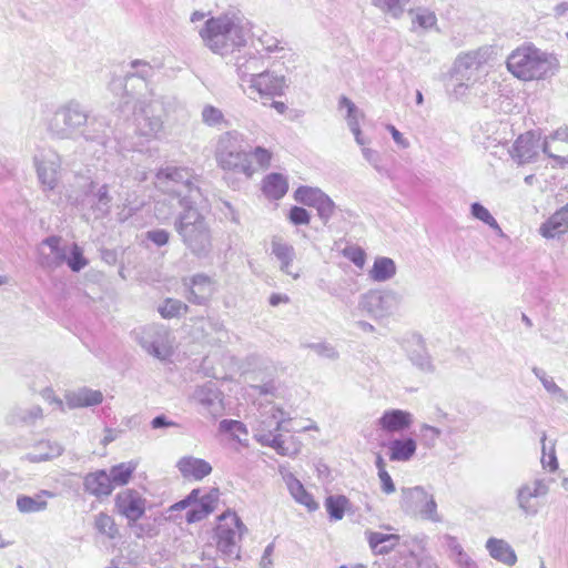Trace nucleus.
<instances>
[{"mask_svg": "<svg viewBox=\"0 0 568 568\" xmlns=\"http://www.w3.org/2000/svg\"><path fill=\"white\" fill-rule=\"evenodd\" d=\"M145 239L158 247H161L169 243L170 233L163 229L150 230L145 233Z\"/></svg>", "mask_w": 568, "mask_h": 568, "instance_id": "nucleus-59", "label": "nucleus"}, {"mask_svg": "<svg viewBox=\"0 0 568 568\" xmlns=\"http://www.w3.org/2000/svg\"><path fill=\"white\" fill-rule=\"evenodd\" d=\"M402 496L404 505L417 513L422 519L433 523L442 521L434 496L428 494L422 486L403 488Z\"/></svg>", "mask_w": 568, "mask_h": 568, "instance_id": "nucleus-13", "label": "nucleus"}, {"mask_svg": "<svg viewBox=\"0 0 568 568\" xmlns=\"http://www.w3.org/2000/svg\"><path fill=\"white\" fill-rule=\"evenodd\" d=\"M540 139L532 131L519 135L513 144L510 155L519 165L531 163L538 156Z\"/></svg>", "mask_w": 568, "mask_h": 568, "instance_id": "nucleus-19", "label": "nucleus"}, {"mask_svg": "<svg viewBox=\"0 0 568 568\" xmlns=\"http://www.w3.org/2000/svg\"><path fill=\"white\" fill-rule=\"evenodd\" d=\"M549 493V485L545 478H535L521 484L516 490V503L519 510L527 516H536L539 505L535 500L545 497Z\"/></svg>", "mask_w": 568, "mask_h": 568, "instance_id": "nucleus-15", "label": "nucleus"}, {"mask_svg": "<svg viewBox=\"0 0 568 568\" xmlns=\"http://www.w3.org/2000/svg\"><path fill=\"white\" fill-rule=\"evenodd\" d=\"M138 467V463L130 460L128 463H120L115 466H112L110 473L108 474L111 479L112 486H124L131 479L133 473Z\"/></svg>", "mask_w": 568, "mask_h": 568, "instance_id": "nucleus-41", "label": "nucleus"}, {"mask_svg": "<svg viewBox=\"0 0 568 568\" xmlns=\"http://www.w3.org/2000/svg\"><path fill=\"white\" fill-rule=\"evenodd\" d=\"M54 494L49 490H40L33 496L20 495L17 497V508L22 514L43 511L48 507V499Z\"/></svg>", "mask_w": 568, "mask_h": 568, "instance_id": "nucleus-33", "label": "nucleus"}, {"mask_svg": "<svg viewBox=\"0 0 568 568\" xmlns=\"http://www.w3.org/2000/svg\"><path fill=\"white\" fill-rule=\"evenodd\" d=\"M202 328L205 331V337L210 344L226 343L230 338L229 331L225 328L223 322L219 318H206L203 321Z\"/></svg>", "mask_w": 568, "mask_h": 568, "instance_id": "nucleus-39", "label": "nucleus"}, {"mask_svg": "<svg viewBox=\"0 0 568 568\" xmlns=\"http://www.w3.org/2000/svg\"><path fill=\"white\" fill-rule=\"evenodd\" d=\"M568 232V203L551 214L540 226L539 234L545 239H556Z\"/></svg>", "mask_w": 568, "mask_h": 568, "instance_id": "nucleus-27", "label": "nucleus"}, {"mask_svg": "<svg viewBox=\"0 0 568 568\" xmlns=\"http://www.w3.org/2000/svg\"><path fill=\"white\" fill-rule=\"evenodd\" d=\"M176 468L183 478L193 480H202L213 470L209 462L193 456L181 457L176 463Z\"/></svg>", "mask_w": 568, "mask_h": 568, "instance_id": "nucleus-26", "label": "nucleus"}, {"mask_svg": "<svg viewBox=\"0 0 568 568\" xmlns=\"http://www.w3.org/2000/svg\"><path fill=\"white\" fill-rule=\"evenodd\" d=\"M244 530L245 526L235 513L221 515L215 529L217 550L227 557L239 558V542Z\"/></svg>", "mask_w": 568, "mask_h": 568, "instance_id": "nucleus-10", "label": "nucleus"}, {"mask_svg": "<svg viewBox=\"0 0 568 568\" xmlns=\"http://www.w3.org/2000/svg\"><path fill=\"white\" fill-rule=\"evenodd\" d=\"M535 376L541 382L544 388L552 395L559 403H568V394L559 387L552 377L548 376L541 368H532Z\"/></svg>", "mask_w": 568, "mask_h": 568, "instance_id": "nucleus-42", "label": "nucleus"}, {"mask_svg": "<svg viewBox=\"0 0 568 568\" xmlns=\"http://www.w3.org/2000/svg\"><path fill=\"white\" fill-rule=\"evenodd\" d=\"M413 424V415L402 409H388L378 419L381 429L387 433H400Z\"/></svg>", "mask_w": 568, "mask_h": 568, "instance_id": "nucleus-28", "label": "nucleus"}, {"mask_svg": "<svg viewBox=\"0 0 568 568\" xmlns=\"http://www.w3.org/2000/svg\"><path fill=\"white\" fill-rule=\"evenodd\" d=\"M110 189V183L98 185L95 182H91L89 185L85 201L95 219H103L110 214L112 205Z\"/></svg>", "mask_w": 568, "mask_h": 568, "instance_id": "nucleus-21", "label": "nucleus"}, {"mask_svg": "<svg viewBox=\"0 0 568 568\" xmlns=\"http://www.w3.org/2000/svg\"><path fill=\"white\" fill-rule=\"evenodd\" d=\"M215 158L219 166L224 171L244 175L250 179L256 171L251 161V152L241 149L237 132H225L217 141Z\"/></svg>", "mask_w": 568, "mask_h": 568, "instance_id": "nucleus-7", "label": "nucleus"}, {"mask_svg": "<svg viewBox=\"0 0 568 568\" xmlns=\"http://www.w3.org/2000/svg\"><path fill=\"white\" fill-rule=\"evenodd\" d=\"M103 394L100 390L81 387L65 394V403L69 408L91 407L101 404Z\"/></svg>", "mask_w": 568, "mask_h": 568, "instance_id": "nucleus-29", "label": "nucleus"}, {"mask_svg": "<svg viewBox=\"0 0 568 568\" xmlns=\"http://www.w3.org/2000/svg\"><path fill=\"white\" fill-rule=\"evenodd\" d=\"M65 263L72 272H80L89 262L83 256V250L77 243H72L68 246Z\"/></svg>", "mask_w": 568, "mask_h": 568, "instance_id": "nucleus-48", "label": "nucleus"}, {"mask_svg": "<svg viewBox=\"0 0 568 568\" xmlns=\"http://www.w3.org/2000/svg\"><path fill=\"white\" fill-rule=\"evenodd\" d=\"M193 399L201 406L202 412L209 415L217 416L223 410L221 392L213 383L197 387Z\"/></svg>", "mask_w": 568, "mask_h": 568, "instance_id": "nucleus-23", "label": "nucleus"}, {"mask_svg": "<svg viewBox=\"0 0 568 568\" xmlns=\"http://www.w3.org/2000/svg\"><path fill=\"white\" fill-rule=\"evenodd\" d=\"M84 489L98 498L109 496L113 491L110 476L105 470L90 473L84 477Z\"/></svg>", "mask_w": 568, "mask_h": 568, "instance_id": "nucleus-31", "label": "nucleus"}, {"mask_svg": "<svg viewBox=\"0 0 568 568\" xmlns=\"http://www.w3.org/2000/svg\"><path fill=\"white\" fill-rule=\"evenodd\" d=\"M397 267L390 257L378 256L374 260L368 276L372 281L383 283L389 281L396 275Z\"/></svg>", "mask_w": 568, "mask_h": 568, "instance_id": "nucleus-37", "label": "nucleus"}, {"mask_svg": "<svg viewBox=\"0 0 568 568\" xmlns=\"http://www.w3.org/2000/svg\"><path fill=\"white\" fill-rule=\"evenodd\" d=\"M202 122L211 128L222 129L227 125V121L223 112L211 104H205L201 112Z\"/></svg>", "mask_w": 568, "mask_h": 568, "instance_id": "nucleus-44", "label": "nucleus"}, {"mask_svg": "<svg viewBox=\"0 0 568 568\" xmlns=\"http://www.w3.org/2000/svg\"><path fill=\"white\" fill-rule=\"evenodd\" d=\"M290 414L282 408L270 405L260 412V419L254 427V438L263 446H268L283 456H292L297 453L295 447L285 446V440L280 432L290 433L287 423Z\"/></svg>", "mask_w": 568, "mask_h": 568, "instance_id": "nucleus-6", "label": "nucleus"}, {"mask_svg": "<svg viewBox=\"0 0 568 568\" xmlns=\"http://www.w3.org/2000/svg\"><path fill=\"white\" fill-rule=\"evenodd\" d=\"M111 132L110 124L102 116H88V122L84 124L79 136L87 142H94L100 145L106 146L110 142Z\"/></svg>", "mask_w": 568, "mask_h": 568, "instance_id": "nucleus-25", "label": "nucleus"}, {"mask_svg": "<svg viewBox=\"0 0 568 568\" xmlns=\"http://www.w3.org/2000/svg\"><path fill=\"white\" fill-rule=\"evenodd\" d=\"M114 506L119 515L128 520L129 526L135 525L146 509V499L135 489H123L116 494Z\"/></svg>", "mask_w": 568, "mask_h": 568, "instance_id": "nucleus-16", "label": "nucleus"}, {"mask_svg": "<svg viewBox=\"0 0 568 568\" xmlns=\"http://www.w3.org/2000/svg\"><path fill=\"white\" fill-rule=\"evenodd\" d=\"M286 487L294 500L307 508L308 511H315L318 504L313 496L304 488L303 484L291 473L283 476Z\"/></svg>", "mask_w": 568, "mask_h": 568, "instance_id": "nucleus-32", "label": "nucleus"}, {"mask_svg": "<svg viewBox=\"0 0 568 568\" xmlns=\"http://www.w3.org/2000/svg\"><path fill=\"white\" fill-rule=\"evenodd\" d=\"M372 4L382 12L399 18L409 0H371Z\"/></svg>", "mask_w": 568, "mask_h": 568, "instance_id": "nucleus-46", "label": "nucleus"}, {"mask_svg": "<svg viewBox=\"0 0 568 568\" xmlns=\"http://www.w3.org/2000/svg\"><path fill=\"white\" fill-rule=\"evenodd\" d=\"M271 251L272 255H274L280 263L281 272L292 276L294 280L300 278L301 271L293 270V263L296 257V252L293 245L283 241L280 236H274L271 241Z\"/></svg>", "mask_w": 568, "mask_h": 568, "instance_id": "nucleus-22", "label": "nucleus"}, {"mask_svg": "<svg viewBox=\"0 0 568 568\" xmlns=\"http://www.w3.org/2000/svg\"><path fill=\"white\" fill-rule=\"evenodd\" d=\"M88 116L83 105L71 100L55 110L48 123V129L59 139H73L80 135L88 122Z\"/></svg>", "mask_w": 568, "mask_h": 568, "instance_id": "nucleus-8", "label": "nucleus"}, {"mask_svg": "<svg viewBox=\"0 0 568 568\" xmlns=\"http://www.w3.org/2000/svg\"><path fill=\"white\" fill-rule=\"evenodd\" d=\"M506 65L515 78L534 81L554 77L559 71L560 62L555 53L529 43L515 49L508 55Z\"/></svg>", "mask_w": 568, "mask_h": 568, "instance_id": "nucleus-4", "label": "nucleus"}, {"mask_svg": "<svg viewBox=\"0 0 568 568\" xmlns=\"http://www.w3.org/2000/svg\"><path fill=\"white\" fill-rule=\"evenodd\" d=\"M414 14L413 24H417L424 30H429L436 27L437 17L435 12L425 8H417L412 12Z\"/></svg>", "mask_w": 568, "mask_h": 568, "instance_id": "nucleus-52", "label": "nucleus"}, {"mask_svg": "<svg viewBox=\"0 0 568 568\" xmlns=\"http://www.w3.org/2000/svg\"><path fill=\"white\" fill-rule=\"evenodd\" d=\"M287 189V181L280 173H271L264 179L263 191L271 199L278 200L283 197Z\"/></svg>", "mask_w": 568, "mask_h": 568, "instance_id": "nucleus-40", "label": "nucleus"}, {"mask_svg": "<svg viewBox=\"0 0 568 568\" xmlns=\"http://www.w3.org/2000/svg\"><path fill=\"white\" fill-rule=\"evenodd\" d=\"M158 311L163 318H174L185 314L189 306L180 300L165 298Z\"/></svg>", "mask_w": 568, "mask_h": 568, "instance_id": "nucleus-45", "label": "nucleus"}, {"mask_svg": "<svg viewBox=\"0 0 568 568\" xmlns=\"http://www.w3.org/2000/svg\"><path fill=\"white\" fill-rule=\"evenodd\" d=\"M234 67L242 91L245 89V85L250 84L251 80H254L266 70L264 58L252 51L237 54L235 57Z\"/></svg>", "mask_w": 568, "mask_h": 568, "instance_id": "nucleus-17", "label": "nucleus"}, {"mask_svg": "<svg viewBox=\"0 0 568 568\" xmlns=\"http://www.w3.org/2000/svg\"><path fill=\"white\" fill-rule=\"evenodd\" d=\"M133 71L126 72L124 75V88L126 95H133L129 92L128 87L135 79L139 81L140 87L148 90L149 97H141L136 99L134 104V122L135 131L145 138H156L163 129V121L160 114L162 110V101L156 99L153 91L149 90L146 80L154 74V69L149 62L143 60H133L131 62Z\"/></svg>", "mask_w": 568, "mask_h": 568, "instance_id": "nucleus-2", "label": "nucleus"}, {"mask_svg": "<svg viewBox=\"0 0 568 568\" xmlns=\"http://www.w3.org/2000/svg\"><path fill=\"white\" fill-rule=\"evenodd\" d=\"M324 192L318 187L311 186H300L295 193L294 197L297 202L315 207L318 200L323 196Z\"/></svg>", "mask_w": 568, "mask_h": 568, "instance_id": "nucleus-47", "label": "nucleus"}, {"mask_svg": "<svg viewBox=\"0 0 568 568\" xmlns=\"http://www.w3.org/2000/svg\"><path fill=\"white\" fill-rule=\"evenodd\" d=\"M349 500L344 495H331L325 499V508L332 520H341L344 517L345 510Z\"/></svg>", "mask_w": 568, "mask_h": 568, "instance_id": "nucleus-43", "label": "nucleus"}, {"mask_svg": "<svg viewBox=\"0 0 568 568\" xmlns=\"http://www.w3.org/2000/svg\"><path fill=\"white\" fill-rule=\"evenodd\" d=\"M417 444L412 437L394 439L388 445V456L393 462H407L416 453Z\"/></svg>", "mask_w": 568, "mask_h": 568, "instance_id": "nucleus-36", "label": "nucleus"}, {"mask_svg": "<svg viewBox=\"0 0 568 568\" xmlns=\"http://www.w3.org/2000/svg\"><path fill=\"white\" fill-rule=\"evenodd\" d=\"M250 31L245 17L232 10L206 20L200 34L212 52L226 55L245 45Z\"/></svg>", "mask_w": 568, "mask_h": 568, "instance_id": "nucleus-3", "label": "nucleus"}, {"mask_svg": "<svg viewBox=\"0 0 568 568\" xmlns=\"http://www.w3.org/2000/svg\"><path fill=\"white\" fill-rule=\"evenodd\" d=\"M288 219L295 225H305L310 223L311 215L306 209L293 206L290 210Z\"/></svg>", "mask_w": 568, "mask_h": 568, "instance_id": "nucleus-61", "label": "nucleus"}, {"mask_svg": "<svg viewBox=\"0 0 568 568\" xmlns=\"http://www.w3.org/2000/svg\"><path fill=\"white\" fill-rule=\"evenodd\" d=\"M68 246L61 245V237L49 236L41 242L39 264L44 270L53 271L65 263Z\"/></svg>", "mask_w": 568, "mask_h": 568, "instance_id": "nucleus-18", "label": "nucleus"}, {"mask_svg": "<svg viewBox=\"0 0 568 568\" xmlns=\"http://www.w3.org/2000/svg\"><path fill=\"white\" fill-rule=\"evenodd\" d=\"M402 301V294L394 290H375L362 296L359 307L375 318H383L397 312Z\"/></svg>", "mask_w": 568, "mask_h": 568, "instance_id": "nucleus-11", "label": "nucleus"}, {"mask_svg": "<svg viewBox=\"0 0 568 568\" xmlns=\"http://www.w3.org/2000/svg\"><path fill=\"white\" fill-rule=\"evenodd\" d=\"M94 528L110 539H114L119 532L114 519L105 513L95 516Z\"/></svg>", "mask_w": 568, "mask_h": 568, "instance_id": "nucleus-50", "label": "nucleus"}, {"mask_svg": "<svg viewBox=\"0 0 568 568\" xmlns=\"http://www.w3.org/2000/svg\"><path fill=\"white\" fill-rule=\"evenodd\" d=\"M139 345L151 356L165 361L173 353V341L170 329L160 324H151L134 331Z\"/></svg>", "mask_w": 568, "mask_h": 568, "instance_id": "nucleus-9", "label": "nucleus"}, {"mask_svg": "<svg viewBox=\"0 0 568 568\" xmlns=\"http://www.w3.org/2000/svg\"><path fill=\"white\" fill-rule=\"evenodd\" d=\"M272 154L268 150L257 146L251 152V161L255 160L257 168L266 169L270 165Z\"/></svg>", "mask_w": 568, "mask_h": 568, "instance_id": "nucleus-60", "label": "nucleus"}, {"mask_svg": "<svg viewBox=\"0 0 568 568\" xmlns=\"http://www.w3.org/2000/svg\"><path fill=\"white\" fill-rule=\"evenodd\" d=\"M403 348L409 362L423 373H433L435 366L427 352L424 339L419 335H412L403 343Z\"/></svg>", "mask_w": 568, "mask_h": 568, "instance_id": "nucleus-20", "label": "nucleus"}, {"mask_svg": "<svg viewBox=\"0 0 568 568\" xmlns=\"http://www.w3.org/2000/svg\"><path fill=\"white\" fill-rule=\"evenodd\" d=\"M547 436L545 433H542L541 436V450H542V457H541V464L544 468H548L549 471H556L558 469V459L556 456L555 450V443H551L549 447V452H547V445H546Z\"/></svg>", "mask_w": 568, "mask_h": 568, "instance_id": "nucleus-53", "label": "nucleus"}, {"mask_svg": "<svg viewBox=\"0 0 568 568\" xmlns=\"http://www.w3.org/2000/svg\"><path fill=\"white\" fill-rule=\"evenodd\" d=\"M440 435L442 430L439 428L430 426L428 424H422L419 427L420 442L427 448L435 447Z\"/></svg>", "mask_w": 568, "mask_h": 568, "instance_id": "nucleus-54", "label": "nucleus"}, {"mask_svg": "<svg viewBox=\"0 0 568 568\" xmlns=\"http://www.w3.org/2000/svg\"><path fill=\"white\" fill-rule=\"evenodd\" d=\"M185 285L187 283L185 282ZM214 293V283L205 274H195L189 281V293L186 298L195 305H204Z\"/></svg>", "mask_w": 568, "mask_h": 568, "instance_id": "nucleus-24", "label": "nucleus"}, {"mask_svg": "<svg viewBox=\"0 0 568 568\" xmlns=\"http://www.w3.org/2000/svg\"><path fill=\"white\" fill-rule=\"evenodd\" d=\"M364 159L378 172L386 173L385 168L382 165V155L378 151L371 148H362Z\"/></svg>", "mask_w": 568, "mask_h": 568, "instance_id": "nucleus-58", "label": "nucleus"}, {"mask_svg": "<svg viewBox=\"0 0 568 568\" xmlns=\"http://www.w3.org/2000/svg\"><path fill=\"white\" fill-rule=\"evenodd\" d=\"M490 57L491 50L489 47H480L458 54L454 62L453 77L456 81H468L477 85L476 94L483 98L488 97L489 92L499 94L501 85L489 75L487 70Z\"/></svg>", "mask_w": 568, "mask_h": 568, "instance_id": "nucleus-5", "label": "nucleus"}, {"mask_svg": "<svg viewBox=\"0 0 568 568\" xmlns=\"http://www.w3.org/2000/svg\"><path fill=\"white\" fill-rule=\"evenodd\" d=\"M285 88V77L266 69L254 80H251L250 84L245 85L243 92L254 101L272 100L275 97L282 95Z\"/></svg>", "mask_w": 568, "mask_h": 568, "instance_id": "nucleus-12", "label": "nucleus"}, {"mask_svg": "<svg viewBox=\"0 0 568 568\" xmlns=\"http://www.w3.org/2000/svg\"><path fill=\"white\" fill-rule=\"evenodd\" d=\"M315 209L317 210V214L321 217V220L324 223H327L328 220L334 214L335 203L327 194L324 193L323 196L321 197V200H318Z\"/></svg>", "mask_w": 568, "mask_h": 568, "instance_id": "nucleus-55", "label": "nucleus"}, {"mask_svg": "<svg viewBox=\"0 0 568 568\" xmlns=\"http://www.w3.org/2000/svg\"><path fill=\"white\" fill-rule=\"evenodd\" d=\"M38 179L44 190H53L58 184L61 166L59 154L51 149H40L33 156Z\"/></svg>", "mask_w": 568, "mask_h": 568, "instance_id": "nucleus-14", "label": "nucleus"}, {"mask_svg": "<svg viewBox=\"0 0 568 568\" xmlns=\"http://www.w3.org/2000/svg\"><path fill=\"white\" fill-rule=\"evenodd\" d=\"M310 347L320 356L335 359L338 357L337 351L329 344L326 343H316L311 344Z\"/></svg>", "mask_w": 568, "mask_h": 568, "instance_id": "nucleus-62", "label": "nucleus"}, {"mask_svg": "<svg viewBox=\"0 0 568 568\" xmlns=\"http://www.w3.org/2000/svg\"><path fill=\"white\" fill-rule=\"evenodd\" d=\"M470 214L474 219L481 221L486 225H488L494 231L503 234V231L496 221V219L490 214V212L479 202H474L470 205Z\"/></svg>", "mask_w": 568, "mask_h": 568, "instance_id": "nucleus-49", "label": "nucleus"}, {"mask_svg": "<svg viewBox=\"0 0 568 568\" xmlns=\"http://www.w3.org/2000/svg\"><path fill=\"white\" fill-rule=\"evenodd\" d=\"M257 43L267 53L280 52L284 50V47L281 45V41L277 40L274 36L263 32L256 39Z\"/></svg>", "mask_w": 568, "mask_h": 568, "instance_id": "nucleus-56", "label": "nucleus"}, {"mask_svg": "<svg viewBox=\"0 0 568 568\" xmlns=\"http://www.w3.org/2000/svg\"><path fill=\"white\" fill-rule=\"evenodd\" d=\"M486 549L493 559L508 567H511L517 562V555L514 548L504 539L495 537L488 538L486 541Z\"/></svg>", "mask_w": 568, "mask_h": 568, "instance_id": "nucleus-30", "label": "nucleus"}, {"mask_svg": "<svg viewBox=\"0 0 568 568\" xmlns=\"http://www.w3.org/2000/svg\"><path fill=\"white\" fill-rule=\"evenodd\" d=\"M366 538L371 549L376 555L389 554L399 541L398 535L379 531H367Z\"/></svg>", "mask_w": 568, "mask_h": 568, "instance_id": "nucleus-34", "label": "nucleus"}, {"mask_svg": "<svg viewBox=\"0 0 568 568\" xmlns=\"http://www.w3.org/2000/svg\"><path fill=\"white\" fill-rule=\"evenodd\" d=\"M549 141H551L549 139V136H546L542 144H540V150L550 159H552L557 165H559L560 168H564L565 165L568 164V155L567 156H561V155H557V154H554L550 152L549 150Z\"/></svg>", "mask_w": 568, "mask_h": 568, "instance_id": "nucleus-63", "label": "nucleus"}, {"mask_svg": "<svg viewBox=\"0 0 568 568\" xmlns=\"http://www.w3.org/2000/svg\"><path fill=\"white\" fill-rule=\"evenodd\" d=\"M63 452L60 444L50 440H41L37 443L33 450L23 457L31 463H41L59 457Z\"/></svg>", "mask_w": 568, "mask_h": 568, "instance_id": "nucleus-35", "label": "nucleus"}, {"mask_svg": "<svg viewBox=\"0 0 568 568\" xmlns=\"http://www.w3.org/2000/svg\"><path fill=\"white\" fill-rule=\"evenodd\" d=\"M338 106H339V109H344V108L346 109V111H347L346 121H347V125H348L349 130L352 131V133L361 130L359 123H358L359 111L356 108V105L354 104V102L343 95L339 99Z\"/></svg>", "mask_w": 568, "mask_h": 568, "instance_id": "nucleus-51", "label": "nucleus"}, {"mask_svg": "<svg viewBox=\"0 0 568 568\" xmlns=\"http://www.w3.org/2000/svg\"><path fill=\"white\" fill-rule=\"evenodd\" d=\"M443 539H444L445 546L447 547V549L449 551L448 556L453 561H455L459 557L463 558V555H465L466 551L464 550L463 546L460 545V542L458 541V539L456 537L450 536V535H445L443 537Z\"/></svg>", "mask_w": 568, "mask_h": 568, "instance_id": "nucleus-57", "label": "nucleus"}, {"mask_svg": "<svg viewBox=\"0 0 568 568\" xmlns=\"http://www.w3.org/2000/svg\"><path fill=\"white\" fill-rule=\"evenodd\" d=\"M215 501L216 496H214L213 494H206L202 496L200 499L197 498L196 501H194L193 504H196L203 510H205V514L210 515L215 508Z\"/></svg>", "mask_w": 568, "mask_h": 568, "instance_id": "nucleus-64", "label": "nucleus"}, {"mask_svg": "<svg viewBox=\"0 0 568 568\" xmlns=\"http://www.w3.org/2000/svg\"><path fill=\"white\" fill-rule=\"evenodd\" d=\"M43 417L42 408L38 405L29 408L14 407L6 417V422L10 425H32Z\"/></svg>", "mask_w": 568, "mask_h": 568, "instance_id": "nucleus-38", "label": "nucleus"}, {"mask_svg": "<svg viewBox=\"0 0 568 568\" xmlns=\"http://www.w3.org/2000/svg\"><path fill=\"white\" fill-rule=\"evenodd\" d=\"M154 185L164 195L155 202L156 217L166 220L175 206H180L182 211L174 221L175 232L192 255L207 257L213 247L212 233L205 216L196 209L202 197L199 179L187 168L168 164L156 171Z\"/></svg>", "mask_w": 568, "mask_h": 568, "instance_id": "nucleus-1", "label": "nucleus"}]
</instances>
